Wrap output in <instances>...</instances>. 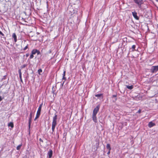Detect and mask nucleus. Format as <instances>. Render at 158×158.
<instances>
[{"label":"nucleus","mask_w":158,"mask_h":158,"mask_svg":"<svg viewBox=\"0 0 158 158\" xmlns=\"http://www.w3.org/2000/svg\"><path fill=\"white\" fill-rule=\"evenodd\" d=\"M42 105V103L40 104V105L38 110L37 111L36 117H35V119H34L35 120L36 119L38 118L39 117L40 114V113Z\"/></svg>","instance_id":"obj_1"},{"label":"nucleus","mask_w":158,"mask_h":158,"mask_svg":"<svg viewBox=\"0 0 158 158\" xmlns=\"http://www.w3.org/2000/svg\"><path fill=\"white\" fill-rule=\"evenodd\" d=\"M32 112L31 111L30 114V117L29 118L28 120V127H29V134H30V128L31 127V120L32 119Z\"/></svg>","instance_id":"obj_2"},{"label":"nucleus","mask_w":158,"mask_h":158,"mask_svg":"<svg viewBox=\"0 0 158 158\" xmlns=\"http://www.w3.org/2000/svg\"><path fill=\"white\" fill-rule=\"evenodd\" d=\"M57 115L55 114L54 116L53 117L52 125V126H53V127H56V126L57 124L56 120L57 119Z\"/></svg>","instance_id":"obj_3"},{"label":"nucleus","mask_w":158,"mask_h":158,"mask_svg":"<svg viewBox=\"0 0 158 158\" xmlns=\"http://www.w3.org/2000/svg\"><path fill=\"white\" fill-rule=\"evenodd\" d=\"M158 71V65L152 66L151 69V72L152 73H156Z\"/></svg>","instance_id":"obj_4"},{"label":"nucleus","mask_w":158,"mask_h":158,"mask_svg":"<svg viewBox=\"0 0 158 158\" xmlns=\"http://www.w3.org/2000/svg\"><path fill=\"white\" fill-rule=\"evenodd\" d=\"M100 106L98 105L94 109L93 114H97L99 110Z\"/></svg>","instance_id":"obj_5"},{"label":"nucleus","mask_w":158,"mask_h":158,"mask_svg":"<svg viewBox=\"0 0 158 158\" xmlns=\"http://www.w3.org/2000/svg\"><path fill=\"white\" fill-rule=\"evenodd\" d=\"M69 14L72 15L75 13L74 10L72 8H68V9Z\"/></svg>","instance_id":"obj_6"},{"label":"nucleus","mask_w":158,"mask_h":158,"mask_svg":"<svg viewBox=\"0 0 158 158\" xmlns=\"http://www.w3.org/2000/svg\"><path fill=\"white\" fill-rule=\"evenodd\" d=\"M132 14L136 20H139V17L137 15V13L135 12H132Z\"/></svg>","instance_id":"obj_7"},{"label":"nucleus","mask_w":158,"mask_h":158,"mask_svg":"<svg viewBox=\"0 0 158 158\" xmlns=\"http://www.w3.org/2000/svg\"><path fill=\"white\" fill-rule=\"evenodd\" d=\"M52 151L51 149H50L47 153V155L48 156V158H51L52 156Z\"/></svg>","instance_id":"obj_8"},{"label":"nucleus","mask_w":158,"mask_h":158,"mask_svg":"<svg viewBox=\"0 0 158 158\" xmlns=\"http://www.w3.org/2000/svg\"><path fill=\"white\" fill-rule=\"evenodd\" d=\"M96 115V114H93L92 116L93 120L94 122L95 123H97L98 122L97 117Z\"/></svg>","instance_id":"obj_9"},{"label":"nucleus","mask_w":158,"mask_h":158,"mask_svg":"<svg viewBox=\"0 0 158 158\" xmlns=\"http://www.w3.org/2000/svg\"><path fill=\"white\" fill-rule=\"evenodd\" d=\"M155 125L156 124L155 123H153L152 122H149L148 123V126L149 127L151 128L153 127V126H155Z\"/></svg>","instance_id":"obj_10"},{"label":"nucleus","mask_w":158,"mask_h":158,"mask_svg":"<svg viewBox=\"0 0 158 158\" xmlns=\"http://www.w3.org/2000/svg\"><path fill=\"white\" fill-rule=\"evenodd\" d=\"M12 37L14 39V41L16 42L17 41V36L15 33H13V34Z\"/></svg>","instance_id":"obj_11"},{"label":"nucleus","mask_w":158,"mask_h":158,"mask_svg":"<svg viewBox=\"0 0 158 158\" xmlns=\"http://www.w3.org/2000/svg\"><path fill=\"white\" fill-rule=\"evenodd\" d=\"M106 148L109 150V151H110L111 149V148L110 147V145L109 143H107L106 146Z\"/></svg>","instance_id":"obj_12"},{"label":"nucleus","mask_w":158,"mask_h":158,"mask_svg":"<svg viewBox=\"0 0 158 158\" xmlns=\"http://www.w3.org/2000/svg\"><path fill=\"white\" fill-rule=\"evenodd\" d=\"M126 86L127 88L130 90L132 89L133 88V86L132 85L131 86L126 85Z\"/></svg>","instance_id":"obj_13"},{"label":"nucleus","mask_w":158,"mask_h":158,"mask_svg":"<svg viewBox=\"0 0 158 158\" xmlns=\"http://www.w3.org/2000/svg\"><path fill=\"white\" fill-rule=\"evenodd\" d=\"M102 95H103V94H96L95 95V96L96 97H102V98H103V97Z\"/></svg>","instance_id":"obj_14"},{"label":"nucleus","mask_w":158,"mask_h":158,"mask_svg":"<svg viewBox=\"0 0 158 158\" xmlns=\"http://www.w3.org/2000/svg\"><path fill=\"white\" fill-rule=\"evenodd\" d=\"M8 127H10L11 128L14 127V124L13 122H10L8 124Z\"/></svg>","instance_id":"obj_15"},{"label":"nucleus","mask_w":158,"mask_h":158,"mask_svg":"<svg viewBox=\"0 0 158 158\" xmlns=\"http://www.w3.org/2000/svg\"><path fill=\"white\" fill-rule=\"evenodd\" d=\"M37 52V49H33L31 51V53L33 54H35Z\"/></svg>","instance_id":"obj_16"},{"label":"nucleus","mask_w":158,"mask_h":158,"mask_svg":"<svg viewBox=\"0 0 158 158\" xmlns=\"http://www.w3.org/2000/svg\"><path fill=\"white\" fill-rule=\"evenodd\" d=\"M135 48H136V46L135 45H134L132 46L131 48H130V50L131 49H132L131 51H132V52L136 50L135 49Z\"/></svg>","instance_id":"obj_17"},{"label":"nucleus","mask_w":158,"mask_h":158,"mask_svg":"<svg viewBox=\"0 0 158 158\" xmlns=\"http://www.w3.org/2000/svg\"><path fill=\"white\" fill-rule=\"evenodd\" d=\"M22 146V144L21 143L16 148V149L17 150H19L21 149V147Z\"/></svg>","instance_id":"obj_18"},{"label":"nucleus","mask_w":158,"mask_h":158,"mask_svg":"<svg viewBox=\"0 0 158 158\" xmlns=\"http://www.w3.org/2000/svg\"><path fill=\"white\" fill-rule=\"evenodd\" d=\"M42 72V70L41 69H40L38 70V73L39 75H41L40 73Z\"/></svg>","instance_id":"obj_19"},{"label":"nucleus","mask_w":158,"mask_h":158,"mask_svg":"<svg viewBox=\"0 0 158 158\" xmlns=\"http://www.w3.org/2000/svg\"><path fill=\"white\" fill-rule=\"evenodd\" d=\"M117 96V94H115V95H113L112 96V98H115V101H116L117 100V99L116 98Z\"/></svg>","instance_id":"obj_20"},{"label":"nucleus","mask_w":158,"mask_h":158,"mask_svg":"<svg viewBox=\"0 0 158 158\" xmlns=\"http://www.w3.org/2000/svg\"><path fill=\"white\" fill-rule=\"evenodd\" d=\"M27 65V64H24L21 66V68L22 69H23L26 67Z\"/></svg>","instance_id":"obj_21"},{"label":"nucleus","mask_w":158,"mask_h":158,"mask_svg":"<svg viewBox=\"0 0 158 158\" xmlns=\"http://www.w3.org/2000/svg\"><path fill=\"white\" fill-rule=\"evenodd\" d=\"M28 44H27V45L23 48V51H25L27 49H28Z\"/></svg>","instance_id":"obj_22"},{"label":"nucleus","mask_w":158,"mask_h":158,"mask_svg":"<svg viewBox=\"0 0 158 158\" xmlns=\"http://www.w3.org/2000/svg\"><path fill=\"white\" fill-rule=\"evenodd\" d=\"M6 76H7V75H6L5 76H4L3 77L2 79H1V81H3V80H5L6 79Z\"/></svg>","instance_id":"obj_23"},{"label":"nucleus","mask_w":158,"mask_h":158,"mask_svg":"<svg viewBox=\"0 0 158 158\" xmlns=\"http://www.w3.org/2000/svg\"><path fill=\"white\" fill-rule=\"evenodd\" d=\"M36 53L37 54V55H41L40 52L39 50H37V52H36Z\"/></svg>","instance_id":"obj_24"},{"label":"nucleus","mask_w":158,"mask_h":158,"mask_svg":"<svg viewBox=\"0 0 158 158\" xmlns=\"http://www.w3.org/2000/svg\"><path fill=\"white\" fill-rule=\"evenodd\" d=\"M33 55L34 54H32L31 53V55L30 56V59H32L33 58V57H34Z\"/></svg>","instance_id":"obj_25"},{"label":"nucleus","mask_w":158,"mask_h":158,"mask_svg":"<svg viewBox=\"0 0 158 158\" xmlns=\"http://www.w3.org/2000/svg\"><path fill=\"white\" fill-rule=\"evenodd\" d=\"M55 127H53V126H52V132H54V129H55Z\"/></svg>","instance_id":"obj_26"},{"label":"nucleus","mask_w":158,"mask_h":158,"mask_svg":"<svg viewBox=\"0 0 158 158\" xmlns=\"http://www.w3.org/2000/svg\"><path fill=\"white\" fill-rule=\"evenodd\" d=\"M65 73H66V71L65 70H64L63 73V76H65Z\"/></svg>","instance_id":"obj_27"},{"label":"nucleus","mask_w":158,"mask_h":158,"mask_svg":"<svg viewBox=\"0 0 158 158\" xmlns=\"http://www.w3.org/2000/svg\"><path fill=\"white\" fill-rule=\"evenodd\" d=\"M18 72H19V74H22V73H21V69H19V71H18Z\"/></svg>","instance_id":"obj_28"},{"label":"nucleus","mask_w":158,"mask_h":158,"mask_svg":"<svg viewBox=\"0 0 158 158\" xmlns=\"http://www.w3.org/2000/svg\"><path fill=\"white\" fill-rule=\"evenodd\" d=\"M0 35L2 36H4V35L1 31H0Z\"/></svg>","instance_id":"obj_29"},{"label":"nucleus","mask_w":158,"mask_h":158,"mask_svg":"<svg viewBox=\"0 0 158 158\" xmlns=\"http://www.w3.org/2000/svg\"><path fill=\"white\" fill-rule=\"evenodd\" d=\"M31 70L32 72H31V74L32 75V77H33V76H34L33 71L32 70Z\"/></svg>","instance_id":"obj_30"},{"label":"nucleus","mask_w":158,"mask_h":158,"mask_svg":"<svg viewBox=\"0 0 158 158\" xmlns=\"http://www.w3.org/2000/svg\"><path fill=\"white\" fill-rule=\"evenodd\" d=\"M64 81H64L63 82V83H62V84H61V85H60V87H61V88H62V87H63V85H64Z\"/></svg>","instance_id":"obj_31"},{"label":"nucleus","mask_w":158,"mask_h":158,"mask_svg":"<svg viewBox=\"0 0 158 158\" xmlns=\"http://www.w3.org/2000/svg\"><path fill=\"white\" fill-rule=\"evenodd\" d=\"M4 98V97H3L2 98L1 96H0V102Z\"/></svg>","instance_id":"obj_32"},{"label":"nucleus","mask_w":158,"mask_h":158,"mask_svg":"<svg viewBox=\"0 0 158 158\" xmlns=\"http://www.w3.org/2000/svg\"><path fill=\"white\" fill-rule=\"evenodd\" d=\"M141 110L140 109H139L137 112V113H140L141 112Z\"/></svg>","instance_id":"obj_33"},{"label":"nucleus","mask_w":158,"mask_h":158,"mask_svg":"<svg viewBox=\"0 0 158 158\" xmlns=\"http://www.w3.org/2000/svg\"><path fill=\"white\" fill-rule=\"evenodd\" d=\"M62 79L65 80H66V78L65 77V76H63Z\"/></svg>","instance_id":"obj_34"},{"label":"nucleus","mask_w":158,"mask_h":158,"mask_svg":"<svg viewBox=\"0 0 158 158\" xmlns=\"http://www.w3.org/2000/svg\"><path fill=\"white\" fill-rule=\"evenodd\" d=\"M53 88H54V87H53L52 88V92L53 93H54V91H55V89L54 90L53 89Z\"/></svg>","instance_id":"obj_35"},{"label":"nucleus","mask_w":158,"mask_h":158,"mask_svg":"<svg viewBox=\"0 0 158 158\" xmlns=\"http://www.w3.org/2000/svg\"><path fill=\"white\" fill-rule=\"evenodd\" d=\"M39 140L40 141V142H42V143L43 142V140L41 139V138H40L39 139Z\"/></svg>","instance_id":"obj_36"},{"label":"nucleus","mask_w":158,"mask_h":158,"mask_svg":"<svg viewBox=\"0 0 158 158\" xmlns=\"http://www.w3.org/2000/svg\"><path fill=\"white\" fill-rule=\"evenodd\" d=\"M29 56V53H27L26 55V56L27 57Z\"/></svg>","instance_id":"obj_37"},{"label":"nucleus","mask_w":158,"mask_h":158,"mask_svg":"<svg viewBox=\"0 0 158 158\" xmlns=\"http://www.w3.org/2000/svg\"><path fill=\"white\" fill-rule=\"evenodd\" d=\"M19 77L20 79H21V78H22V74H19Z\"/></svg>","instance_id":"obj_38"},{"label":"nucleus","mask_w":158,"mask_h":158,"mask_svg":"<svg viewBox=\"0 0 158 158\" xmlns=\"http://www.w3.org/2000/svg\"><path fill=\"white\" fill-rule=\"evenodd\" d=\"M110 151H109V150L108 152L107 153V154L108 155H109L110 154Z\"/></svg>","instance_id":"obj_39"},{"label":"nucleus","mask_w":158,"mask_h":158,"mask_svg":"<svg viewBox=\"0 0 158 158\" xmlns=\"http://www.w3.org/2000/svg\"><path fill=\"white\" fill-rule=\"evenodd\" d=\"M51 52H52V51L51 50H50L48 52V53H51Z\"/></svg>","instance_id":"obj_40"},{"label":"nucleus","mask_w":158,"mask_h":158,"mask_svg":"<svg viewBox=\"0 0 158 158\" xmlns=\"http://www.w3.org/2000/svg\"><path fill=\"white\" fill-rule=\"evenodd\" d=\"M20 81L22 83H23V81L22 80V79L21 78V79H20Z\"/></svg>","instance_id":"obj_41"},{"label":"nucleus","mask_w":158,"mask_h":158,"mask_svg":"<svg viewBox=\"0 0 158 158\" xmlns=\"http://www.w3.org/2000/svg\"><path fill=\"white\" fill-rule=\"evenodd\" d=\"M97 144H98H98H99V142H98L97 143Z\"/></svg>","instance_id":"obj_42"}]
</instances>
